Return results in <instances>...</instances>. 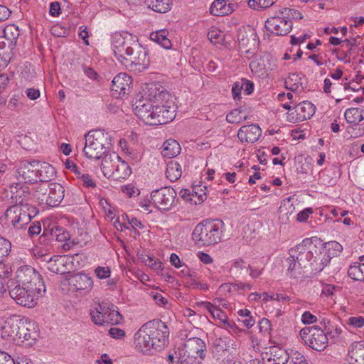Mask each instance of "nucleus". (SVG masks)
<instances>
[{"instance_id":"4d7b16f0","label":"nucleus","mask_w":364,"mask_h":364,"mask_svg":"<svg viewBox=\"0 0 364 364\" xmlns=\"http://www.w3.org/2000/svg\"><path fill=\"white\" fill-rule=\"evenodd\" d=\"M301 321L304 324H312L317 321V318L310 311H305L301 316Z\"/></svg>"},{"instance_id":"9d476101","label":"nucleus","mask_w":364,"mask_h":364,"mask_svg":"<svg viewBox=\"0 0 364 364\" xmlns=\"http://www.w3.org/2000/svg\"><path fill=\"white\" fill-rule=\"evenodd\" d=\"M7 282H16V284L21 286L38 287L46 291L45 282L41 275L31 266H21L16 272L15 279H9Z\"/></svg>"},{"instance_id":"9b49d317","label":"nucleus","mask_w":364,"mask_h":364,"mask_svg":"<svg viewBox=\"0 0 364 364\" xmlns=\"http://www.w3.org/2000/svg\"><path fill=\"white\" fill-rule=\"evenodd\" d=\"M176 196L175 190L166 186L154 190L151 193V199L155 207L163 210L171 209Z\"/></svg>"},{"instance_id":"b1692460","label":"nucleus","mask_w":364,"mask_h":364,"mask_svg":"<svg viewBox=\"0 0 364 364\" xmlns=\"http://www.w3.org/2000/svg\"><path fill=\"white\" fill-rule=\"evenodd\" d=\"M11 199L16 204L21 205L23 200L26 199L30 196L29 188L26 186H21L20 183H16L11 186Z\"/></svg>"},{"instance_id":"4be33fe9","label":"nucleus","mask_w":364,"mask_h":364,"mask_svg":"<svg viewBox=\"0 0 364 364\" xmlns=\"http://www.w3.org/2000/svg\"><path fill=\"white\" fill-rule=\"evenodd\" d=\"M348 358L350 364H364V345L353 343L349 348Z\"/></svg>"},{"instance_id":"bf43d9fd","label":"nucleus","mask_w":364,"mask_h":364,"mask_svg":"<svg viewBox=\"0 0 364 364\" xmlns=\"http://www.w3.org/2000/svg\"><path fill=\"white\" fill-rule=\"evenodd\" d=\"M240 85H242V90L246 95H250L254 90V83L247 79H242Z\"/></svg>"},{"instance_id":"2f4dec72","label":"nucleus","mask_w":364,"mask_h":364,"mask_svg":"<svg viewBox=\"0 0 364 364\" xmlns=\"http://www.w3.org/2000/svg\"><path fill=\"white\" fill-rule=\"evenodd\" d=\"M49 191V183H44L39 184L34 193H33V198L39 204H46L48 205L49 196L48 192Z\"/></svg>"},{"instance_id":"5701e85b","label":"nucleus","mask_w":364,"mask_h":364,"mask_svg":"<svg viewBox=\"0 0 364 364\" xmlns=\"http://www.w3.org/2000/svg\"><path fill=\"white\" fill-rule=\"evenodd\" d=\"M37 168L38 171V181L41 182H48L55 176V168L50 164L37 160Z\"/></svg>"},{"instance_id":"ddd939ff","label":"nucleus","mask_w":364,"mask_h":364,"mask_svg":"<svg viewBox=\"0 0 364 364\" xmlns=\"http://www.w3.org/2000/svg\"><path fill=\"white\" fill-rule=\"evenodd\" d=\"M265 27L275 35L286 36L292 28V22L282 15L273 16L266 21Z\"/></svg>"},{"instance_id":"c9c22d12","label":"nucleus","mask_w":364,"mask_h":364,"mask_svg":"<svg viewBox=\"0 0 364 364\" xmlns=\"http://www.w3.org/2000/svg\"><path fill=\"white\" fill-rule=\"evenodd\" d=\"M301 80L302 78L299 77V74H290L289 77L285 80V88L292 92L297 91L299 89V87H301V89L303 90Z\"/></svg>"},{"instance_id":"dca6fc26","label":"nucleus","mask_w":364,"mask_h":364,"mask_svg":"<svg viewBox=\"0 0 364 364\" xmlns=\"http://www.w3.org/2000/svg\"><path fill=\"white\" fill-rule=\"evenodd\" d=\"M21 327L18 331L17 337L21 341L20 343H15L16 345L31 346L36 340L37 336V331L35 330V323L28 321L27 319H22Z\"/></svg>"},{"instance_id":"7ed1b4c3","label":"nucleus","mask_w":364,"mask_h":364,"mask_svg":"<svg viewBox=\"0 0 364 364\" xmlns=\"http://www.w3.org/2000/svg\"><path fill=\"white\" fill-rule=\"evenodd\" d=\"M112 48L119 62L129 71L141 73L149 66L148 51L138 42L136 36L128 32L115 33Z\"/></svg>"},{"instance_id":"6ab92c4d","label":"nucleus","mask_w":364,"mask_h":364,"mask_svg":"<svg viewBox=\"0 0 364 364\" xmlns=\"http://www.w3.org/2000/svg\"><path fill=\"white\" fill-rule=\"evenodd\" d=\"M64 187L58 183H50L49 191L48 195L49 196L48 206L56 207L60 204L65 195Z\"/></svg>"},{"instance_id":"f257e3e1","label":"nucleus","mask_w":364,"mask_h":364,"mask_svg":"<svg viewBox=\"0 0 364 364\" xmlns=\"http://www.w3.org/2000/svg\"><path fill=\"white\" fill-rule=\"evenodd\" d=\"M143 92L133 106L135 114L146 124H165L175 118L173 97L161 85L147 84Z\"/></svg>"},{"instance_id":"5fc2aeb1","label":"nucleus","mask_w":364,"mask_h":364,"mask_svg":"<svg viewBox=\"0 0 364 364\" xmlns=\"http://www.w3.org/2000/svg\"><path fill=\"white\" fill-rule=\"evenodd\" d=\"M6 259L0 260V278L3 279L8 278L11 272V268L8 264L4 263Z\"/></svg>"},{"instance_id":"0e129e2a","label":"nucleus","mask_w":364,"mask_h":364,"mask_svg":"<svg viewBox=\"0 0 364 364\" xmlns=\"http://www.w3.org/2000/svg\"><path fill=\"white\" fill-rule=\"evenodd\" d=\"M122 191L129 197L139 195V189L136 188L133 185L129 184L122 188Z\"/></svg>"},{"instance_id":"a18cd8bd","label":"nucleus","mask_w":364,"mask_h":364,"mask_svg":"<svg viewBox=\"0 0 364 364\" xmlns=\"http://www.w3.org/2000/svg\"><path fill=\"white\" fill-rule=\"evenodd\" d=\"M11 250V242L0 235V260L6 259Z\"/></svg>"},{"instance_id":"603ef678","label":"nucleus","mask_w":364,"mask_h":364,"mask_svg":"<svg viewBox=\"0 0 364 364\" xmlns=\"http://www.w3.org/2000/svg\"><path fill=\"white\" fill-rule=\"evenodd\" d=\"M289 359L292 364H306L307 362L305 357L298 351H292L289 355Z\"/></svg>"},{"instance_id":"4468645a","label":"nucleus","mask_w":364,"mask_h":364,"mask_svg":"<svg viewBox=\"0 0 364 364\" xmlns=\"http://www.w3.org/2000/svg\"><path fill=\"white\" fill-rule=\"evenodd\" d=\"M37 160L24 161L17 170L20 182L34 183L38 181Z\"/></svg>"},{"instance_id":"0eeeda50","label":"nucleus","mask_w":364,"mask_h":364,"mask_svg":"<svg viewBox=\"0 0 364 364\" xmlns=\"http://www.w3.org/2000/svg\"><path fill=\"white\" fill-rule=\"evenodd\" d=\"M16 282H7V288L10 296L16 302V304L32 308L37 304L38 296H42L46 292L43 289L38 287L21 286L16 284Z\"/></svg>"},{"instance_id":"13d9d810","label":"nucleus","mask_w":364,"mask_h":364,"mask_svg":"<svg viewBox=\"0 0 364 364\" xmlns=\"http://www.w3.org/2000/svg\"><path fill=\"white\" fill-rule=\"evenodd\" d=\"M59 261V257L57 255H54L53 257H51L48 260V269L49 271L60 274L59 268L56 267V262Z\"/></svg>"},{"instance_id":"7c9ffc66","label":"nucleus","mask_w":364,"mask_h":364,"mask_svg":"<svg viewBox=\"0 0 364 364\" xmlns=\"http://www.w3.org/2000/svg\"><path fill=\"white\" fill-rule=\"evenodd\" d=\"M181 166L176 161H171L167 164L166 176L171 182L177 181L181 176Z\"/></svg>"},{"instance_id":"f8f14e48","label":"nucleus","mask_w":364,"mask_h":364,"mask_svg":"<svg viewBox=\"0 0 364 364\" xmlns=\"http://www.w3.org/2000/svg\"><path fill=\"white\" fill-rule=\"evenodd\" d=\"M22 319L23 318L16 315L7 318L1 328V337L14 343H20L21 341L17 337V335L19 327L21 326Z\"/></svg>"},{"instance_id":"6e6552de","label":"nucleus","mask_w":364,"mask_h":364,"mask_svg":"<svg viewBox=\"0 0 364 364\" xmlns=\"http://www.w3.org/2000/svg\"><path fill=\"white\" fill-rule=\"evenodd\" d=\"M205 342L197 337L188 338L183 349L179 350L180 364H198L205 356Z\"/></svg>"},{"instance_id":"09e8293b","label":"nucleus","mask_w":364,"mask_h":364,"mask_svg":"<svg viewBox=\"0 0 364 364\" xmlns=\"http://www.w3.org/2000/svg\"><path fill=\"white\" fill-rule=\"evenodd\" d=\"M208 187L205 185H197L193 187V191L198 197V203L205 201L207 198Z\"/></svg>"},{"instance_id":"72a5a7b5","label":"nucleus","mask_w":364,"mask_h":364,"mask_svg":"<svg viewBox=\"0 0 364 364\" xmlns=\"http://www.w3.org/2000/svg\"><path fill=\"white\" fill-rule=\"evenodd\" d=\"M144 4L159 13H166L170 10V0H144Z\"/></svg>"},{"instance_id":"a878e982","label":"nucleus","mask_w":364,"mask_h":364,"mask_svg":"<svg viewBox=\"0 0 364 364\" xmlns=\"http://www.w3.org/2000/svg\"><path fill=\"white\" fill-rule=\"evenodd\" d=\"M321 324L323 326V331L332 339H337L340 337L343 330L342 326H339L336 321L323 319Z\"/></svg>"},{"instance_id":"bb28decb","label":"nucleus","mask_w":364,"mask_h":364,"mask_svg":"<svg viewBox=\"0 0 364 364\" xmlns=\"http://www.w3.org/2000/svg\"><path fill=\"white\" fill-rule=\"evenodd\" d=\"M131 173L132 171L129 164L126 161H122L120 159L119 161H117L110 178L116 181L126 179L130 176Z\"/></svg>"},{"instance_id":"20e7f679","label":"nucleus","mask_w":364,"mask_h":364,"mask_svg":"<svg viewBox=\"0 0 364 364\" xmlns=\"http://www.w3.org/2000/svg\"><path fill=\"white\" fill-rule=\"evenodd\" d=\"M169 328L160 319H153L143 324L134 335L136 348L143 353L151 350H161L168 343Z\"/></svg>"},{"instance_id":"58836bf2","label":"nucleus","mask_w":364,"mask_h":364,"mask_svg":"<svg viewBox=\"0 0 364 364\" xmlns=\"http://www.w3.org/2000/svg\"><path fill=\"white\" fill-rule=\"evenodd\" d=\"M107 304L102 303L100 304V309H96L95 310L90 311V316L92 321L97 325H102L105 323V311Z\"/></svg>"},{"instance_id":"aec40b11","label":"nucleus","mask_w":364,"mask_h":364,"mask_svg":"<svg viewBox=\"0 0 364 364\" xmlns=\"http://www.w3.org/2000/svg\"><path fill=\"white\" fill-rule=\"evenodd\" d=\"M119 159H120V157L115 152H107L104 155L100 168L105 177L108 178L111 177Z\"/></svg>"},{"instance_id":"c03bdc74","label":"nucleus","mask_w":364,"mask_h":364,"mask_svg":"<svg viewBox=\"0 0 364 364\" xmlns=\"http://www.w3.org/2000/svg\"><path fill=\"white\" fill-rule=\"evenodd\" d=\"M22 211L21 205L15 204L9 207L5 212V218L8 224H11L19 212Z\"/></svg>"},{"instance_id":"3c124183","label":"nucleus","mask_w":364,"mask_h":364,"mask_svg":"<svg viewBox=\"0 0 364 364\" xmlns=\"http://www.w3.org/2000/svg\"><path fill=\"white\" fill-rule=\"evenodd\" d=\"M347 324L353 328H360L364 326V317L350 316L348 318Z\"/></svg>"},{"instance_id":"473e14b6","label":"nucleus","mask_w":364,"mask_h":364,"mask_svg":"<svg viewBox=\"0 0 364 364\" xmlns=\"http://www.w3.org/2000/svg\"><path fill=\"white\" fill-rule=\"evenodd\" d=\"M197 305L203 306L211 314L213 318L218 319L221 323L227 322V315L220 309L215 307L210 302L201 301L197 303Z\"/></svg>"},{"instance_id":"cd10ccee","label":"nucleus","mask_w":364,"mask_h":364,"mask_svg":"<svg viewBox=\"0 0 364 364\" xmlns=\"http://www.w3.org/2000/svg\"><path fill=\"white\" fill-rule=\"evenodd\" d=\"M181 150L179 144L176 140L169 139L164 142L161 154L164 157L173 158L179 154Z\"/></svg>"},{"instance_id":"393cba45","label":"nucleus","mask_w":364,"mask_h":364,"mask_svg":"<svg viewBox=\"0 0 364 364\" xmlns=\"http://www.w3.org/2000/svg\"><path fill=\"white\" fill-rule=\"evenodd\" d=\"M270 357L269 361H273V364H287L289 360V355L287 351L278 346L269 348Z\"/></svg>"},{"instance_id":"f3484780","label":"nucleus","mask_w":364,"mask_h":364,"mask_svg":"<svg viewBox=\"0 0 364 364\" xmlns=\"http://www.w3.org/2000/svg\"><path fill=\"white\" fill-rule=\"evenodd\" d=\"M68 284L77 291H90L93 287V281L88 274L78 272L70 275L68 279Z\"/></svg>"},{"instance_id":"f704fd0d","label":"nucleus","mask_w":364,"mask_h":364,"mask_svg":"<svg viewBox=\"0 0 364 364\" xmlns=\"http://www.w3.org/2000/svg\"><path fill=\"white\" fill-rule=\"evenodd\" d=\"M14 48H9V45L6 46L4 37L0 36V66L2 68H6L11 60V51Z\"/></svg>"},{"instance_id":"052dcab7","label":"nucleus","mask_w":364,"mask_h":364,"mask_svg":"<svg viewBox=\"0 0 364 364\" xmlns=\"http://www.w3.org/2000/svg\"><path fill=\"white\" fill-rule=\"evenodd\" d=\"M242 85L240 82H235L232 87V94L235 100H240L241 99V90Z\"/></svg>"},{"instance_id":"338daca9","label":"nucleus","mask_w":364,"mask_h":364,"mask_svg":"<svg viewBox=\"0 0 364 364\" xmlns=\"http://www.w3.org/2000/svg\"><path fill=\"white\" fill-rule=\"evenodd\" d=\"M0 364H16V362L9 353L0 350Z\"/></svg>"},{"instance_id":"e433bc0d","label":"nucleus","mask_w":364,"mask_h":364,"mask_svg":"<svg viewBox=\"0 0 364 364\" xmlns=\"http://www.w3.org/2000/svg\"><path fill=\"white\" fill-rule=\"evenodd\" d=\"M348 276L355 281L364 280V263L355 262L348 270Z\"/></svg>"},{"instance_id":"1a4fd4ad","label":"nucleus","mask_w":364,"mask_h":364,"mask_svg":"<svg viewBox=\"0 0 364 364\" xmlns=\"http://www.w3.org/2000/svg\"><path fill=\"white\" fill-rule=\"evenodd\" d=\"M299 335L305 344L313 350L322 351L328 346V338L321 326L304 327L300 330Z\"/></svg>"},{"instance_id":"a211bd4d","label":"nucleus","mask_w":364,"mask_h":364,"mask_svg":"<svg viewBox=\"0 0 364 364\" xmlns=\"http://www.w3.org/2000/svg\"><path fill=\"white\" fill-rule=\"evenodd\" d=\"M132 77L127 73L117 75L112 81L111 90L119 96L128 95L131 90Z\"/></svg>"},{"instance_id":"423d86ee","label":"nucleus","mask_w":364,"mask_h":364,"mask_svg":"<svg viewBox=\"0 0 364 364\" xmlns=\"http://www.w3.org/2000/svg\"><path fill=\"white\" fill-rule=\"evenodd\" d=\"M85 138L84 153L89 159H100L112 146V136L105 130L90 131Z\"/></svg>"},{"instance_id":"e2e57ef3","label":"nucleus","mask_w":364,"mask_h":364,"mask_svg":"<svg viewBox=\"0 0 364 364\" xmlns=\"http://www.w3.org/2000/svg\"><path fill=\"white\" fill-rule=\"evenodd\" d=\"M80 180H81V181L82 182V185L86 188H94L96 186L95 182L87 173H86L85 175H80Z\"/></svg>"},{"instance_id":"864d4df0","label":"nucleus","mask_w":364,"mask_h":364,"mask_svg":"<svg viewBox=\"0 0 364 364\" xmlns=\"http://www.w3.org/2000/svg\"><path fill=\"white\" fill-rule=\"evenodd\" d=\"M95 273L99 279H106L110 276V269L108 267H98L95 269Z\"/></svg>"},{"instance_id":"69168bd1","label":"nucleus","mask_w":364,"mask_h":364,"mask_svg":"<svg viewBox=\"0 0 364 364\" xmlns=\"http://www.w3.org/2000/svg\"><path fill=\"white\" fill-rule=\"evenodd\" d=\"M338 289H339V287L337 286L329 284H323L321 292L326 296H329L333 295V292Z\"/></svg>"},{"instance_id":"37998d69","label":"nucleus","mask_w":364,"mask_h":364,"mask_svg":"<svg viewBox=\"0 0 364 364\" xmlns=\"http://www.w3.org/2000/svg\"><path fill=\"white\" fill-rule=\"evenodd\" d=\"M208 38L212 43L224 44L225 42V36L223 32L216 28L208 31Z\"/></svg>"},{"instance_id":"ea45409f","label":"nucleus","mask_w":364,"mask_h":364,"mask_svg":"<svg viewBox=\"0 0 364 364\" xmlns=\"http://www.w3.org/2000/svg\"><path fill=\"white\" fill-rule=\"evenodd\" d=\"M249 139V143L257 141L262 134L260 127L257 124L245 125Z\"/></svg>"},{"instance_id":"774afa93","label":"nucleus","mask_w":364,"mask_h":364,"mask_svg":"<svg viewBox=\"0 0 364 364\" xmlns=\"http://www.w3.org/2000/svg\"><path fill=\"white\" fill-rule=\"evenodd\" d=\"M313 213L311 208H307L297 214V220L299 222H306L309 217V215Z\"/></svg>"},{"instance_id":"c756f323","label":"nucleus","mask_w":364,"mask_h":364,"mask_svg":"<svg viewBox=\"0 0 364 364\" xmlns=\"http://www.w3.org/2000/svg\"><path fill=\"white\" fill-rule=\"evenodd\" d=\"M105 323L118 324L122 319V315L117 311V307L114 304H107L105 311Z\"/></svg>"},{"instance_id":"79ce46f5","label":"nucleus","mask_w":364,"mask_h":364,"mask_svg":"<svg viewBox=\"0 0 364 364\" xmlns=\"http://www.w3.org/2000/svg\"><path fill=\"white\" fill-rule=\"evenodd\" d=\"M26 213V211L22 209V211L19 212L11 225H12L15 228L20 229L22 228L24 225L28 224L29 215L28 213Z\"/></svg>"},{"instance_id":"de8ad7c7","label":"nucleus","mask_w":364,"mask_h":364,"mask_svg":"<svg viewBox=\"0 0 364 364\" xmlns=\"http://www.w3.org/2000/svg\"><path fill=\"white\" fill-rule=\"evenodd\" d=\"M279 14L284 16L287 19H301L303 18L301 14L296 9L290 8H283L279 10Z\"/></svg>"},{"instance_id":"680f3d73","label":"nucleus","mask_w":364,"mask_h":364,"mask_svg":"<svg viewBox=\"0 0 364 364\" xmlns=\"http://www.w3.org/2000/svg\"><path fill=\"white\" fill-rule=\"evenodd\" d=\"M49 14L54 17L58 16L61 14V8L59 2L53 1L50 4Z\"/></svg>"},{"instance_id":"6e6d98bb","label":"nucleus","mask_w":364,"mask_h":364,"mask_svg":"<svg viewBox=\"0 0 364 364\" xmlns=\"http://www.w3.org/2000/svg\"><path fill=\"white\" fill-rule=\"evenodd\" d=\"M167 32L165 30H160L156 32H153L150 35L151 40L160 44L164 40V38L166 36Z\"/></svg>"},{"instance_id":"49530a36","label":"nucleus","mask_w":364,"mask_h":364,"mask_svg":"<svg viewBox=\"0 0 364 364\" xmlns=\"http://www.w3.org/2000/svg\"><path fill=\"white\" fill-rule=\"evenodd\" d=\"M242 112L238 109H235L230 112L226 116V120L230 124H238L240 123L242 119H245V117L241 116Z\"/></svg>"},{"instance_id":"f03ea898","label":"nucleus","mask_w":364,"mask_h":364,"mask_svg":"<svg viewBox=\"0 0 364 364\" xmlns=\"http://www.w3.org/2000/svg\"><path fill=\"white\" fill-rule=\"evenodd\" d=\"M313 238H306L289 250L287 272L291 277L297 278L302 269L315 274L321 272L330 262L331 255L314 244Z\"/></svg>"},{"instance_id":"4c0bfd02","label":"nucleus","mask_w":364,"mask_h":364,"mask_svg":"<svg viewBox=\"0 0 364 364\" xmlns=\"http://www.w3.org/2000/svg\"><path fill=\"white\" fill-rule=\"evenodd\" d=\"M362 112L361 108H348L346 110L344 116L348 124H358L363 120V117H360V113Z\"/></svg>"},{"instance_id":"a19ab883","label":"nucleus","mask_w":364,"mask_h":364,"mask_svg":"<svg viewBox=\"0 0 364 364\" xmlns=\"http://www.w3.org/2000/svg\"><path fill=\"white\" fill-rule=\"evenodd\" d=\"M326 250V252H328L331 255V259L338 255L343 250L342 245L336 241H330L325 244V246L322 248Z\"/></svg>"},{"instance_id":"c85d7f7f","label":"nucleus","mask_w":364,"mask_h":364,"mask_svg":"<svg viewBox=\"0 0 364 364\" xmlns=\"http://www.w3.org/2000/svg\"><path fill=\"white\" fill-rule=\"evenodd\" d=\"M4 40L8 41L9 48H14L20 35L18 27L14 24L6 26L4 31Z\"/></svg>"},{"instance_id":"2eb2a0df","label":"nucleus","mask_w":364,"mask_h":364,"mask_svg":"<svg viewBox=\"0 0 364 364\" xmlns=\"http://www.w3.org/2000/svg\"><path fill=\"white\" fill-rule=\"evenodd\" d=\"M315 107L309 101H303L294 107V112L289 114V121L302 122L310 119L315 113Z\"/></svg>"},{"instance_id":"39448f33","label":"nucleus","mask_w":364,"mask_h":364,"mask_svg":"<svg viewBox=\"0 0 364 364\" xmlns=\"http://www.w3.org/2000/svg\"><path fill=\"white\" fill-rule=\"evenodd\" d=\"M225 225L220 219H207L198 223L192 232L193 240L200 245L209 246L220 242Z\"/></svg>"},{"instance_id":"8fccbe9b","label":"nucleus","mask_w":364,"mask_h":364,"mask_svg":"<svg viewBox=\"0 0 364 364\" xmlns=\"http://www.w3.org/2000/svg\"><path fill=\"white\" fill-rule=\"evenodd\" d=\"M51 237L52 240H53L55 237V240L63 242L67 241L70 238V234L68 232L63 230L61 228H57L55 230H52Z\"/></svg>"},{"instance_id":"412c9836","label":"nucleus","mask_w":364,"mask_h":364,"mask_svg":"<svg viewBox=\"0 0 364 364\" xmlns=\"http://www.w3.org/2000/svg\"><path fill=\"white\" fill-rule=\"evenodd\" d=\"M235 5L227 4L225 0H215L210 7V13L216 16H223L232 14L235 11Z\"/></svg>"}]
</instances>
